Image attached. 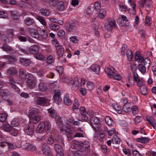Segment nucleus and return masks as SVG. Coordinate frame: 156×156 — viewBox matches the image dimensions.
<instances>
[{
  "label": "nucleus",
  "instance_id": "nucleus-47",
  "mask_svg": "<svg viewBox=\"0 0 156 156\" xmlns=\"http://www.w3.org/2000/svg\"><path fill=\"white\" fill-rule=\"evenodd\" d=\"M7 114L6 113H3L0 114V120L1 122L5 121L7 117Z\"/></svg>",
  "mask_w": 156,
  "mask_h": 156
},
{
  "label": "nucleus",
  "instance_id": "nucleus-38",
  "mask_svg": "<svg viewBox=\"0 0 156 156\" xmlns=\"http://www.w3.org/2000/svg\"><path fill=\"white\" fill-rule=\"evenodd\" d=\"M112 106L113 108L117 111L119 114H122L121 107L120 106H119L117 104H113Z\"/></svg>",
  "mask_w": 156,
  "mask_h": 156
},
{
  "label": "nucleus",
  "instance_id": "nucleus-21",
  "mask_svg": "<svg viewBox=\"0 0 156 156\" xmlns=\"http://www.w3.org/2000/svg\"><path fill=\"white\" fill-rule=\"evenodd\" d=\"M38 88L39 90L41 91H45L47 89L46 84L43 82L40 83L38 85Z\"/></svg>",
  "mask_w": 156,
  "mask_h": 156
},
{
  "label": "nucleus",
  "instance_id": "nucleus-62",
  "mask_svg": "<svg viewBox=\"0 0 156 156\" xmlns=\"http://www.w3.org/2000/svg\"><path fill=\"white\" fill-rule=\"evenodd\" d=\"M7 16L8 14L6 12L4 11H0V18H5Z\"/></svg>",
  "mask_w": 156,
  "mask_h": 156
},
{
  "label": "nucleus",
  "instance_id": "nucleus-24",
  "mask_svg": "<svg viewBox=\"0 0 156 156\" xmlns=\"http://www.w3.org/2000/svg\"><path fill=\"white\" fill-rule=\"evenodd\" d=\"M40 12L42 15L45 16H49L51 13L50 10L46 8H41L40 9Z\"/></svg>",
  "mask_w": 156,
  "mask_h": 156
},
{
  "label": "nucleus",
  "instance_id": "nucleus-59",
  "mask_svg": "<svg viewBox=\"0 0 156 156\" xmlns=\"http://www.w3.org/2000/svg\"><path fill=\"white\" fill-rule=\"evenodd\" d=\"M105 130L107 132L108 134L110 136H111L113 133L116 134V132H115V130L114 128H113L112 129L109 130L107 129V130Z\"/></svg>",
  "mask_w": 156,
  "mask_h": 156
},
{
  "label": "nucleus",
  "instance_id": "nucleus-17",
  "mask_svg": "<svg viewBox=\"0 0 156 156\" xmlns=\"http://www.w3.org/2000/svg\"><path fill=\"white\" fill-rule=\"evenodd\" d=\"M135 61L143 64L144 58L143 56H140L139 52H136L135 56Z\"/></svg>",
  "mask_w": 156,
  "mask_h": 156
},
{
  "label": "nucleus",
  "instance_id": "nucleus-33",
  "mask_svg": "<svg viewBox=\"0 0 156 156\" xmlns=\"http://www.w3.org/2000/svg\"><path fill=\"white\" fill-rule=\"evenodd\" d=\"M146 66H144L143 64H139L138 66V69L141 72L144 73L146 72Z\"/></svg>",
  "mask_w": 156,
  "mask_h": 156
},
{
  "label": "nucleus",
  "instance_id": "nucleus-48",
  "mask_svg": "<svg viewBox=\"0 0 156 156\" xmlns=\"http://www.w3.org/2000/svg\"><path fill=\"white\" fill-rule=\"evenodd\" d=\"M40 37L43 39H45L48 37V34L46 30H42L41 33Z\"/></svg>",
  "mask_w": 156,
  "mask_h": 156
},
{
  "label": "nucleus",
  "instance_id": "nucleus-43",
  "mask_svg": "<svg viewBox=\"0 0 156 156\" xmlns=\"http://www.w3.org/2000/svg\"><path fill=\"white\" fill-rule=\"evenodd\" d=\"M140 89V92L142 94L145 95L148 94L147 88L146 87L143 86L141 87Z\"/></svg>",
  "mask_w": 156,
  "mask_h": 156
},
{
  "label": "nucleus",
  "instance_id": "nucleus-26",
  "mask_svg": "<svg viewBox=\"0 0 156 156\" xmlns=\"http://www.w3.org/2000/svg\"><path fill=\"white\" fill-rule=\"evenodd\" d=\"M150 140L149 138L146 137H142L136 139V141L137 142L143 144L147 143Z\"/></svg>",
  "mask_w": 156,
  "mask_h": 156
},
{
  "label": "nucleus",
  "instance_id": "nucleus-50",
  "mask_svg": "<svg viewBox=\"0 0 156 156\" xmlns=\"http://www.w3.org/2000/svg\"><path fill=\"white\" fill-rule=\"evenodd\" d=\"M105 120L106 124L108 125H112V118L109 116H106Z\"/></svg>",
  "mask_w": 156,
  "mask_h": 156
},
{
  "label": "nucleus",
  "instance_id": "nucleus-29",
  "mask_svg": "<svg viewBox=\"0 0 156 156\" xmlns=\"http://www.w3.org/2000/svg\"><path fill=\"white\" fill-rule=\"evenodd\" d=\"M64 104L67 105H70L71 103V101L69 98L68 94H66L63 99Z\"/></svg>",
  "mask_w": 156,
  "mask_h": 156
},
{
  "label": "nucleus",
  "instance_id": "nucleus-58",
  "mask_svg": "<svg viewBox=\"0 0 156 156\" xmlns=\"http://www.w3.org/2000/svg\"><path fill=\"white\" fill-rule=\"evenodd\" d=\"M56 123L60 127L63 126V123L62 121L61 118L60 117H58L56 120Z\"/></svg>",
  "mask_w": 156,
  "mask_h": 156
},
{
  "label": "nucleus",
  "instance_id": "nucleus-45",
  "mask_svg": "<svg viewBox=\"0 0 156 156\" xmlns=\"http://www.w3.org/2000/svg\"><path fill=\"white\" fill-rule=\"evenodd\" d=\"M12 127L9 124L5 125L3 126V128L4 130L7 132L9 133Z\"/></svg>",
  "mask_w": 156,
  "mask_h": 156
},
{
  "label": "nucleus",
  "instance_id": "nucleus-34",
  "mask_svg": "<svg viewBox=\"0 0 156 156\" xmlns=\"http://www.w3.org/2000/svg\"><path fill=\"white\" fill-rule=\"evenodd\" d=\"M27 87H29L30 88H32L34 87L36 85V83L34 80L27 81Z\"/></svg>",
  "mask_w": 156,
  "mask_h": 156
},
{
  "label": "nucleus",
  "instance_id": "nucleus-40",
  "mask_svg": "<svg viewBox=\"0 0 156 156\" xmlns=\"http://www.w3.org/2000/svg\"><path fill=\"white\" fill-rule=\"evenodd\" d=\"M36 18L42 25L44 26L46 25V22L43 17L38 16H37Z\"/></svg>",
  "mask_w": 156,
  "mask_h": 156
},
{
  "label": "nucleus",
  "instance_id": "nucleus-52",
  "mask_svg": "<svg viewBox=\"0 0 156 156\" xmlns=\"http://www.w3.org/2000/svg\"><path fill=\"white\" fill-rule=\"evenodd\" d=\"M0 94L2 97L8 96L9 94V91L6 90H2L0 91Z\"/></svg>",
  "mask_w": 156,
  "mask_h": 156
},
{
  "label": "nucleus",
  "instance_id": "nucleus-36",
  "mask_svg": "<svg viewBox=\"0 0 156 156\" xmlns=\"http://www.w3.org/2000/svg\"><path fill=\"white\" fill-rule=\"evenodd\" d=\"M57 8L60 11H62L64 9V4L62 1H60L58 2Z\"/></svg>",
  "mask_w": 156,
  "mask_h": 156
},
{
  "label": "nucleus",
  "instance_id": "nucleus-30",
  "mask_svg": "<svg viewBox=\"0 0 156 156\" xmlns=\"http://www.w3.org/2000/svg\"><path fill=\"white\" fill-rule=\"evenodd\" d=\"M91 69L97 74L99 73L100 67L97 64H93L90 67Z\"/></svg>",
  "mask_w": 156,
  "mask_h": 156
},
{
  "label": "nucleus",
  "instance_id": "nucleus-63",
  "mask_svg": "<svg viewBox=\"0 0 156 156\" xmlns=\"http://www.w3.org/2000/svg\"><path fill=\"white\" fill-rule=\"evenodd\" d=\"M94 8L97 11L100 10L101 8V4L98 2H97L94 3Z\"/></svg>",
  "mask_w": 156,
  "mask_h": 156
},
{
  "label": "nucleus",
  "instance_id": "nucleus-10",
  "mask_svg": "<svg viewBox=\"0 0 156 156\" xmlns=\"http://www.w3.org/2000/svg\"><path fill=\"white\" fill-rule=\"evenodd\" d=\"M3 58L8 60L10 63L13 64L17 60L16 56L14 55H4L3 56Z\"/></svg>",
  "mask_w": 156,
  "mask_h": 156
},
{
  "label": "nucleus",
  "instance_id": "nucleus-51",
  "mask_svg": "<svg viewBox=\"0 0 156 156\" xmlns=\"http://www.w3.org/2000/svg\"><path fill=\"white\" fill-rule=\"evenodd\" d=\"M83 142L81 141H74L73 142V144L75 145V147H78L80 149H81L83 147Z\"/></svg>",
  "mask_w": 156,
  "mask_h": 156
},
{
  "label": "nucleus",
  "instance_id": "nucleus-18",
  "mask_svg": "<svg viewBox=\"0 0 156 156\" xmlns=\"http://www.w3.org/2000/svg\"><path fill=\"white\" fill-rule=\"evenodd\" d=\"M135 61L143 64L144 58L143 56H140L139 52H136L135 56Z\"/></svg>",
  "mask_w": 156,
  "mask_h": 156
},
{
  "label": "nucleus",
  "instance_id": "nucleus-61",
  "mask_svg": "<svg viewBox=\"0 0 156 156\" xmlns=\"http://www.w3.org/2000/svg\"><path fill=\"white\" fill-rule=\"evenodd\" d=\"M47 62L49 64H51L53 61V57L51 55H49L47 57L46 59Z\"/></svg>",
  "mask_w": 156,
  "mask_h": 156
},
{
  "label": "nucleus",
  "instance_id": "nucleus-3",
  "mask_svg": "<svg viewBox=\"0 0 156 156\" xmlns=\"http://www.w3.org/2000/svg\"><path fill=\"white\" fill-rule=\"evenodd\" d=\"M116 22L113 19H108L104 25L103 30L105 31H110L113 27H115Z\"/></svg>",
  "mask_w": 156,
  "mask_h": 156
},
{
  "label": "nucleus",
  "instance_id": "nucleus-14",
  "mask_svg": "<svg viewBox=\"0 0 156 156\" xmlns=\"http://www.w3.org/2000/svg\"><path fill=\"white\" fill-rule=\"evenodd\" d=\"M59 141V136H55L54 138L52 136H50L46 140L47 143L50 144H52L54 143H58Z\"/></svg>",
  "mask_w": 156,
  "mask_h": 156
},
{
  "label": "nucleus",
  "instance_id": "nucleus-20",
  "mask_svg": "<svg viewBox=\"0 0 156 156\" xmlns=\"http://www.w3.org/2000/svg\"><path fill=\"white\" fill-rule=\"evenodd\" d=\"M39 112V110L37 108H33L31 109L29 112V117H32Z\"/></svg>",
  "mask_w": 156,
  "mask_h": 156
},
{
  "label": "nucleus",
  "instance_id": "nucleus-64",
  "mask_svg": "<svg viewBox=\"0 0 156 156\" xmlns=\"http://www.w3.org/2000/svg\"><path fill=\"white\" fill-rule=\"evenodd\" d=\"M13 30L12 29H9L8 30L7 32V34L9 38H12L14 36L13 33Z\"/></svg>",
  "mask_w": 156,
  "mask_h": 156
},
{
  "label": "nucleus",
  "instance_id": "nucleus-15",
  "mask_svg": "<svg viewBox=\"0 0 156 156\" xmlns=\"http://www.w3.org/2000/svg\"><path fill=\"white\" fill-rule=\"evenodd\" d=\"M112 143L114 144V147L115 148H118V145L120 142V139L117 136H114L112 139Z\"/></svg>",
  "mask_w": 156,
  "mask_h": 156
},
{
  "label": "nucleus",
  "instance_id": "nucleus-27",
  "mask_svg": "<svg viewBox=\"0 0 156 156\" xmlns=\"http://www.w3.org/2000/svg\"><path fill=\"white\" fill-rule=\"evenodd\" d=\"M25 24L27 26H30L34 24V21L33 19L28 17L24 20Z\"/></svg>",
  "mask_w": 156,
  "mask_h": 156
},
{
  "label": "nucleus",
  "instance_id": "nucleus-16",
  "mask_svg": "<svg viewBox=\"0 0 156 156\" xmlns=\"http://www.w3.org/2000/svg\"><path fill=\"white\" fill-rule=\"evenodd\" d=\"M67 30L69 32H71L74 30L76 27L74 23L71 24L67 23L65 24Z\"/></svg>",
  "mask_w": 156,
  "mask_h": 156
},
{
  "label": "nucleus",
  "instance_id": "nucleus-35",
  "mask_svg": "<svg viewBox=\"0 0 156 156\" xmlns=\"http://www.w3.org/2000/svg\"><path fill=\"white\" fill-rule=\"evenodd\" d=\"M8 73L9 74L15 75L18 73L17 70L15 68L11 67L9 68L7 70Z\"/></svg>",
  "mask_w": 156,
  "mask_h": 156
},
{
  "label": "nucleus",
  "instance_id": "nucleus-7",
  "mask_svg": "<svg viewBox=\"0 0 156 156\" xmlns=\"http://www.w3.org/2000/svg\"><path fill=\"white\" fill-rule=\"evenodd\" d=\"M23 51L27 54L29 53L35 54L39 51V48L37 46L34 45L31 46L28 50H24Z\"/></svg>",
  "mask_w": 156,
  "mask_h": 156
},
{
  "label": "nucleus",
  "instance_id": "nucleus-23",
  "mask_svg": "<svg viewBox=\"0 0 156 156\" xmlns=\"http://www.w3.org/2000/svg\"><path fill=\"white\" fill-rule=\"evenodd\" d=\"M57 51L58 55L60 57H62L64 53V49L61 46H56Z\"/></svg>",
  "mask_w": 156,
  "mask_h": 156
},
{
  "label": "nucleus",
  "instance_id": "nucleus-4",
  "mask_svg": "<svg viewBox=\"0 0 156 156\" xmlns=\"http://www.w3.org/2000/svg\"><path fill=\"white\" fill-rule=\"evenodd\" d=\"M34 101L36 105L43 106L48 103L49 100L45 97H40L36 98Z\"/></svg>",
  "mask_w": 156,
  "mask_h": 156
},
{
  "label": "nucleus",
  "instance_id": "nucleus-54",
  "mask_svg": "<svg viewBox=\"0 0 156 156\" xmlns=\"http://www.w3.org/2000/svg\"><path fill=\"white\" fill-rule=\"evenodd\" d=\"M145 23L147 26H150L152 23L151 18L148 16H146L145 19Z\"/></svg>",
  "mask_w": 156,
  "mask_h": 156
},
{
  "label": "nucleus",
  "instance_id": "nucleus-8",
  "mask_svg": "<svg viewBox=\"0 0 156 156\" xmlns=\"http://www.w3.org/2000/svg\"><path fill=\"white\" fill-rule=\"evenodd\" d=\"M25 129L26 133L28 135H32L34 133V126L31 123H29L28 124L26 125Z\"/></svg>",
  "mask_w": 156,
  "mask_h": 156
},
{
  "label": "nucleus",
  "instance_id": "nucleus-53",
  "mask_svg": "<svg viewBox=\"0 0 156 156\" xmlns=\"http://www.w3.org/2000/svg\"><path fill=\"white\" fill-rule=\"evenodd\" d=\"M49 28L51 30H56L59 29V27L58 25L52 23L50 25Z\"/></svg>",
  "mask_w": 156,
  "mask_h": 156
},
{
  "label": "nucleus",
  "instance_id": "nucleus-5",
  "mask_svg": "<svg viewBox=\"0 0 156 156\" xmlns=\"http://www.w3.org/2000/svg\"><path fill=\"white\" fill-rule=\"evenodd\" d=\"M79 110L80 111L81 116L78 117L77 118L78 120L80 121L86 122L88 120V118L86 114L87 113L85 108L83 107H81Z\"/></svg>",
  "mask_w": 156,
  "mask_h": 156
},
{
  "label": "nucleus",
  "instance_id": "nucleus-31",
  "mask_svg": "<svg viewBox=\"0 0 156 156\" xmlns=\"http://www.w3.org/2000/svg\"><path fill=\"white\" fill-rule=\"evenodd\" d=\"M80 106L79 102L77 99H75L74 100V103L73 106V110L74 112H76L75 110L79 109Z\"/></svg>",
  "mask_w": 156,
  "mask_h": 156
},
{
  "label": "nucleus",
  "instance_id": "nucleus-28",
  "mask_svg": "<svg viewBox=\"0 0 156 156\" xmlns=\"http://www.w3.org/2000/svg\"><path fill=\"white\" fill-rule=\"evenodd\" d=\"M29 118L31 122L34 123H36L41 120V117L39 115H34L32 117H29Z\"/></svg>",
  "mask_w": 156,
  "mask_h": 156
},
{
  "label": "nucleus",
  "instance_id": "nucleus-2",
  "mask_svg": "<svg viewBox=\"0 0 156 156\" xmlns=\"http://www.w3.org/2000/svg\"><path fill=\"white\" fill-rule=\"evenodd\" d=\"M90 122L94 130L96 131H98L100 130V125L98 118L95 116H93L91 118Z\"/></svg>",
  "mask_w": 156,
  "mask_h": 156
},
{
  "label": "nucleus",
  "instance_id": "nucleus-1",
  "mask_svg": "<svg viewBox=\"0 0 156 156\" xmlns=\"http://www.w3.org/2000/svg\"><path fill=\"white\" fill-rule=\"evenodd\" d=\"M51 129V126L49 123L47 122L44 123L41 122L40 123L37 128L36 131L37 133H41L43 132H48Z\"/></svg>",
  "mask_w": 156,
  "mask_h": 156
},
{
  "label": "nucleus",
  "instance_id": "nucleus-60",
  "mask_svg": "<svg viewBox=\"0 0 156 156\" xmlns=\"http://www.w3.org/2000/svg\"><path fill=\"white\" fill-rule=\"evenodd\" d=\"M18 130L13 127L10 131L9 133L14 136H16L18 134Z\"/></svg>",
  "mask_w": 156,
  "mask_h": 156
},
{
  "label": "nucleus",
  "instance_id": "nucleus-9",
  "mask_svg": "<svg viewBox=\"0 0 156 156\" xmlns=\"http://www.w3.org/2000/svg\"><path fill=\"white\" fill-rule=\"evenodd\" d=\"M60 130L61 132H66L69 133H72L73 132V127L70 125L68 124H66L63 128L60 129Z\"/></svg>",
  "mask_w": 156,
  "mask_h": 156
},
{
  "label": "nucleus",
  "instance_id": "nucleus-57",
  "mask_svg": "<svg viewBox=\"0 0 156 156\" xmlns=\"http://www.w3.org/2000/svg\"><path fill=\"white\" fill-rule=\"evenodd\" d=\"M83 144L82 147H83L86 150H87L90 147V144L87 141H84L83 142Z\"/></svg>",
  "mask_w": 156,
  "mask_h": 156
},
{
  "label": "nucleus",
  "instance_id": "nucleus-37",
  "mask_svg": "<svg viewBox=\"0 0 156 156\" xmlns=\"http://www.w3.org/2000/svg\"><path fill=\"white\" fill-rule=\"evenodd\" d=\"M19 75L23 79H25L27 77V74L24 70L23 69H21L20 70Z\"/></svg>",
  "mask_w": 156,
  "mask_h": 156
},
{
  "label": "nucleus",
  "instance_id": "nucleus-56",
  "mask_svg": "<svg viewBox=\"0 0 156 156\" xmlns=\"http://www.w3.org/2000/svg\"><path fill=\"white\" fill-rule=\"evenodd\" d=\"M131 109H132V113L134 115L137 114L138 112V108L136 106H133Z\"/></svg>",
  "mask_w": 156,
  "mask_h": 156
},
{
  "label": "nucleus",
  "instance_id": "nucleus-25",
  "mask_svg": "<svg viewBox=\"0 0 156 156\" xmlns=\"http://www.w3.org/2000/svg\"><path fill=\"white\" fill-rule=\"evenodd\" d=\"M147 120L153 126L154 128L155 126V122L154 119L150 116H147L146 117Z\"/></svg>",
  "mask_w": 156,
  "mask_h": 156
},
{
  "label": "nucleus",
  "instance_id": "nucleus-19",
  "mask_svg": "<svg viewBox=\"0 0 156 156\" xmlns=\"http://www.w3.org/2000/svg\"><path fill=\"white\" fill-rule=\"evenodd\" d=\"M30 34L32 37L35 38H38L39 37V33L38 30H36L34 29H31L30 30Z\"/></svg>",
  "mask_w": 156,
  "mask_h": 156
},
{
  "label": "nucleus",
  "instance_id": "nucleus-6",
  "mask_svg": "<svg viewBox=\"0 0 156 156\" xmlns=\"http://www.w3.org/2000/svg\"><path fill=\"white\" fill-rule=\"evenodd\" d=\"M54 93L53 98L54 101L57 104H59L62 101V99L61 97V95L62 94L61 91L59 90H55Z\"/></svg>",
  "mask_w": 156,
  "mask_h": 156
},
{
  "label": "nucleus",
  "instance_id": "nucleus-12",
  "mask_svg": "<svg viewBox=\"0 0 156 156\" xmlns=\"http://www.w3.org/2000/svg\"><path fill=\"white\" fill-rule=\"evenodd\" d=\"M105 73L109 78H113L114 75L115 74V72L113 68L112 67V68H105Z\"/></svg>",
  "mask_w": 156,
  "mask_h": 156
},
{
  "label": "nucleus",
  "instance_id": "nucleus-13",
  "mask_svg": "<svg viewBox=\"0 0 156 156\" xmlns=\"http://www.w3.org/2000/svg\"><path fill=\"white\" fill-rule=\"evenodd\" d=\"M1 48L5 51L8 53H15L13 49L7 44H4L1 47Z\"/></svg>",
  "mask_w": 156,
  "mask_h": 156
},
{
  "label": "nucleus",
  "instance_id": "nucleus-44",
  "mask_svg": "<svg viewBox=\"0 0 156 156\" xmlns=\"http://www.w3.org/2000/svg\"><path fill=\"white\" fill-rule=\"evenodd\" d=\"M132 5V7L131 9H129V11L131 14L134 15L136 13V3H134V4Z\"/></svg>",
  "mask_w": 156,
  "mask_h": 156
},
{
  "label": "nucleus",
  "instance_id": "nucleus-22",
  "mask_svg": "<svg viewBox=\"0 0 156 156\" xmlns=\"http://www.w3.org/2000/svg\"><path fill=\"white\" fill-rule=\"evenodd\" d=\"M20 62L22 65L25 66H28L31 63L30 59L23 58H20Z\"/></svg>",
  "mask_w": 156,
  "mask_h": 156
},
{
  "label": "nucleus",
  "instance_id": "nucleus-46",
  "mask_svg": "<svg viewBox=\"0 0 156 156\" xmlns=\"http://www.w3.org/2000/svg\"><path fill=\"white\" fill-rule=\"evenodd\" d=\"M143 64L147 67H149L150 64V60L149 58H147L144 59Z\"/></svg>",
  "mask_w": 156,
  "mask_h": 156
},
{
  "label": "nucleus",
  "instance_id": "nucleus-32",
  "mask_svg": "<svg viewBox=\"0 0 156 156\" xmlns=\"http://www.w3.org/2000/svg\"><path fill=\"white\" fill-rule=\"evenodd\" d=\"M50 151V148L47 144H44L43 145L42 151L44 154L48 153V152L49 151Z\"/></svg>",
  "mask_w": 156,
  "mask_h": 156
},
{
  "label": "nucleus",
  "instance_id": "nucleus-55",
  "mask_svg": "<svg viewBox=\"0 0 156 156\" xmlns=\"http://www.w3.org/2000/svg\"><path fill=\"white\" fill-rule=\"evenodd\" d=\"M19 120L18 119H14L12 122L11 125L12 126L16 127L19 124Z\"/></svg>",
  "mask_w": 156,
  "mask_h": 156
},
{
  "label": "nucleus",
  "instance_id": "nucleus-11",
  "mask_svg": "<svg viewBox=\"0 0 156 156\" xmlns=\"http://www.w3.org/2000/svg\"><path fill=\"white\" fill-rule=\"evenodd\" d=\"M54 147L57 153L56 156H63V148L60 145L56 144L55 145Z\"/></svg>",
  "mask_w": 156,
  "mask_h": 156
},
{
  "label": "nucleus",
  "instance_id": "nucleus-39",
  "mask_svg": "<svg viewBox=\"0 0 156 156\" xmlns=\"http://www.w3.org/2000/svg\"><path fill=\"white\" fill-rule=\"evenodd\" d=\"M126 55L129 59V61H131L133 56L132 51L130 50H128L126 52Z\"/></svg>",
  "mask_w": 156,
  "mask_h": 156
},
{
  "label": "nucleus",
  "instance_id": "nucleus-41",
  "mask_svg": "<svg viewBox=\"0 0 156 156\" xmlns=\"http://www.w3.org/2000/svg\"><path fill=\"white\" fill-rule=\"evenodd\" d=\"M35 57L36 59L40 60H44L45 59L44 56L40 53H37L35 54Z\"/></svg>",
  "mask_w": 156,
  "mask_h": 156
},
{
  "label": "nucleus",
  "instance_id": "nucleus-42",
  "mask_svg": "<svg viewBox=\"0 0 156 156\" xmlns=\"http://www.w3.org/2000/svg\"><path fill=\"white\" fill-rule=\"evenodd\" d=\"M119 21H120V22H119V24L121 26H127L129 25V23L128 22H126L123 20H121V18H119L117 21L119 22Z\"/></svg>",
  "mask_w": 156,
  "mask_h": 156
},
{
  "label": "nucleus",
  "instance_id": "nucleus-49",
  "mask_svg": "<svg viewBox=\"0 0 156 156\" xmlns=\"http://www.w3.org/2000/svg\"><path fill=\"white\" fill-rule=\"evenodd\" d=\"M123 110L126 113L130 112L131 108L129 106L128 104L126 105H124L123 107Z\"/></svg>",
  "mask_w": 156,
  "mask_h": 156
}]
</instances>
